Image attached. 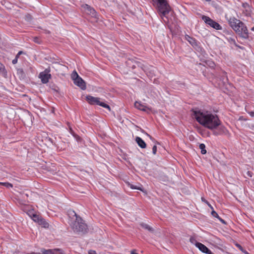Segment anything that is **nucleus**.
Segmentation results:
<instances>
[{"instance_id": "f257e3e1", "label": "nucleus", "mask_w": 254, "mask_h": 254, "mask_svg": "<svg viewBox=\"0 0 254 254\" xmlns=\"http://www.w3.org/2000/svg\"><path fill=\"white\" fill-rule=\"evenodd\" d=\"M192 115L196 121L201 125L211 130L219 127L221 122L216 115L208 111H192Z\"/></svg>"}, {"instance_id": "f03ea898", "label": "nucleus", "mask_w": 254, "mask_h": 254, "mask_svg": "<svg viewBox=\"0 0 254 254\" xmlns=\"http://www.w3.org/2000/svg\"><path fill=\"white\" fill-rule=\"evenodd\" d=\"M70 218V225L73 232L78 235H82L87 232L88 228L83 220L76 213L70 210L68 212Z\"/></svg>"}, {"instance_id": "7ed1b4c3", "label": "nucleus", "mask_w": 254, "mask_h": 254, "mask_svg": "<svg viewBox=\"0 0 254 254\" xmlns=\"http://www.w3.org/2000/svg\"><path fill=\"white\" fill-rule=\"evenodd\" d=\"M230 26L244 39L249 38L248 31L245 24L235 17H231L228 20Z\"/></svg>"}, {"instance_id": "20e7f679", "label": "nucleus", "mask_w": 254, "mask_h": 254, "mask_svg": "<svg viewBox=\"0 0 254 254\" xmlns=\"http://www.w3.org/2000/svg\"><path fill=\"white\" fill-rule=\"evenodd\" d=\"M202 19L205 22V23L209 25L211 27L216 30H220L222 29L221 26L219 23L215 22V21L211 19L210 17L207 16L203 15L202 16Z\"/></svg>"}, {"instance_id": "39448f33", "label": "nucleus", "mask_w": 254, "mask_h": 254, "mask_svg": "<svg viewBox=\"0 0 254 254\" xmlns=\"http://www.w3.org/2000/svg\"><path fill=\"white\" fill-rule=\"evenodd\" d=\"M50 70L46 69L44 71L41 72L39 74V78L41 79V82L46 84L49 82V79L51 78V75L50 74Z\"/></svg>"}, {"instance_id": "423d86ee", "label": "nucleus", "mask_w": 254, "mask_h": 254, "mask_svg": "<svg viewBox=\"0 0 254 254\" xmlns=\"http://www.w3.org/2000/svg\"><path fill=\"white\" fill-rule=\"evenodd\" d=\"M82 7L84 11L87 14L91 15L92 17H96L97 13L95 9L88 5L87 4H84Z\"/></svg>"}, {"instance_id": "0eeeda50", "label": "nucleus", "mask_w": 254, "mask_h": 254, "mask_svg": "<svg viewBox=\"0 0 254 254\" xmlns=\"http://www.w3.org/2000/svg\"><path fill=\"white\" fill-rule=\"evenodd\" d=\"M86 99L90 105H98L99 103L100 99L98 97H94L90 95L86 96Z\"/></svg>"}, {"instance_id": "6e6552de", "label": "nucleus", "mask_w": 254, "mask_h": 254, "mask_svg": "<svg viewBox=\"0 0 254 254\" xmlns=\"http://www.w3.org/2000/svg\"><path fill=\"white\" fill-rule=\"evenodd\" d=\"M42 253L41 254H58V253H61L62 250L59 249H48L46 250L45 249H42L41 250Z\"/></svg>"}, {"instance_id": "1a4fd4ad", "label": "nucleus", "mask_w": 254, "mask_h": 254, "mask_svg": "<svg viewBox=\"0 0 254 254\" xmlns=\"http://www.w3.org/2000/svg\"><path fill=\"white\" fill-rule=\"evenodd\" d=\"M73 82L76 85L79 86L81 89L85 90L86 89L85 83L80 77L79 76Z\"/></svg>"}, {"instance_id": "9d476101", "label": "nucleus", "mask_w": 254, "mask_h": 254, "mask_svg": "<svg viewBox=\"0 0 254 254\" xmlns=\"http://www.w3.org/2000/svg\"><path fill=\"white\" fill-rule=\"evenodd\" d=\"M134 106L136 108L144 112H148L150 111V109L148 107H147L143 104H142L139 102H135L134 103Z\"/></svg>"}, {"instance_id": "9b49d317", "label": "nucleus", "mask_w": 254, "mask_h": 254, "mask_svg": "<svg viewBox=\"0 0 254 254\" xmlns=\"http://www.w3.org/2000/svg\"><path fill=\"white\" fill-rule=\"evenodd\" d=\"M185 39L194 48L197 49V48H198V45L197 42L195 39L189 36V35H186Z\"/></svg>"}, {"instance_id": "f8f14e48", "label": "nucleus", "mask_w": 254, "mask_h": 254, "mask_svg": "<svg viewBox=\"0 0 254 254\" xmlns=\"http://www.w3.org/2000/svg\"><path fill=\"white\" fill-rule=\"evenodd\" d=\"M135 141L141 148H145L146 147V144L145 142L140 137H136Z\"/></svg>"}, {"instance_id": "ddd939ff", "label": "nucleus", "mask_w": 254, "mask_h": 254, "mask_svg": "<svg viewBox=\"0 0 254 254\" xmlns=\"http://www.w3.org/2000/svg\"><path fill=\"white\" fill-rule=\"evenodd\" d=\"M38 223L44 228H48L49 226V223L42 217Z\"/></svg>"}, {"instance_id": "4468645a", "label": "nucleus", "mask_w": 254, "mask_h": 254, "mask_svg": "<svg viewBox=\"0 0 254 254\" xmlns=\"http://www.w3.org/2000/svg\"><path fill=\"white\" fill-rule=\"evenodd\" d=\"M30 217L33 221L37 223H38L40 219L42 218L41 216L36 214H32L31 215H30Z\"/></svg>"}, {"instance_id": "2eb2a0df", "label": "nucleus", "mask_w": 254, "mask_h": 254, "mask_svg": "<svg viewBox=\"0 0 254 254\" xmlns=\"http://www.w3.org/2000/svg\"><path fill=\"white\" fill-rule=\"evenodd\" d=\"M140 225L142 228H144L145 229H146L148 231L151 232H153V228L149 226L148 224L142 223L140 224Z\"/></svg>"}, {"instance_id": "dca6fc26", "label": "nucleus", "mask_w": 254, "mask_h": 254, "mask_svg": "<svg viewBox=\"0 0 254 254\" xmlns=\"http://www.w3.org/2000/svg\"><path fill=\"white\" fill-rule=\"evenodd\" d=\"M199 147L201 150V152L202 154H205L206 153V150L205 149V145L204 144H200L199 145Z\"/></svg>"}, {"instance_id": "f3484780", "label": "nucleus", "mask_w": 254, "mask_h": 254, "mask_svg": "<svg viewBox=\"0 0 254 254\" xmlns=\"http://www.w3.org/2000/svg\"><path fill=\"white\" fill-rule=\"evenodd\" d=\"M98 105L101 106L107 109L109 111H110V110H111V108H110V106L108 105H107V104H106L103 102H101L100 101L99 103L98 104Z\"/></svg>"}, {"instance_id": "a211bd4d", "label": "nucleus", "mask_w": 254, "mask_h": 254, "mask_svg": "<svg viewBox=\"0 0 254 254\" xmlns=\"http://www.w3.org/2000/svg\"><path fill=\"white\" fill-rule=\"evenodd\" d=\"M71 77L72 79L74 81L76 80V78L79 77V75L75 70H74L71 74Z\"/></svg>"}, {"instance_id": "6ab92c4d", "label": "nucleus", "mask_w": 254, "mask_h": 254, "mask_svg": "<svg viewBox=\"0 0 254 254\" xmlns=\"http://www.w3.org/2000/svg\"><path fill=\"white\" fill-rule=\"evenodd\" d=\"M219 129L220 130V133L225 132V130H226L225 128L223 126H220ZM213 134L215 135H218L219 134V133L217 132L216 131H214L213 132Z\"/></svg>"}, {"instance_id": "aec40b11", "label": "nucleus", "mask_w": 254, "mask_h": 254, "mask_svg": "<svg viewBox=\"0 0 254 254\" xmlns=\"http://www.w3.org/2000/svg\"><path fill=\"white\" fill-rule=\"evenodd\" d=\"M127 184L128 186L129 187L132 189H136V190H142V189H141V188L137 187V186H135L132 184H131L129 182H127Z\"/></svg>"}, {"instance_id": "412c9836", "label": "nucleus", "mask_w": 254, "mask_h": 254, "mask_svg": "<svg viewBox=\"0 0 254 254\" xmlns=\"http://www.w3.org/2000/svg\"><path fill=\"white\" fill-rule=\"evenodd\" d=\"M190 242L191 244L195 245V246H196V244L198 243V242H197V241L195 240V239L194 238H193V237H190Z\"/></svg>"}, {"instance_id": "4be33fe9", "label": "nucleus", "mask_w": 254, "mask_h": 254, "mask_svg": "<svg viewBox=\"0 0 254 254\" xmlns=\"http://www.w3.org/2000/svg\"><path fill=\"white\" fill-rule=\"evenodd\" d=\"M0 70L2 71L4 74H6V72L5 70L4 65L0 63Z\"/></svg>"}, {"instance_id": "5701e85b", "label": "nucleus", "mask_w": 254, "mask_h": 254, "mask_svg": "<svg viewBox=\"0 0 254 254\" xmlns=\"http://www.w3.org/2000/svg\"><path fill=\"white\" fill-rule=\"evenodd\" d=\"M211 214L213 217H216L217 218H219V217L218 214L214 210H212L211 212Z\"/></svg>"}, {"instance_id": "b1692460", "label": "nucleus", "mask_w": 254, "mask_h": 254, "mask_svg": "<svg viewBox=\"0 0 254 254\" xmlns=\"http://www.w3.org/2000/svg\"><path fill=\"white\" fill-rule=\"evenodd\" d=\"M157 151V147L156 145H154L152 148V153L153 154H156Z\"/></svg>"}, {"instance_id": "393cba45", "label": "nucleus", "mask_w": 254, "mask_h": 254, "mask_svg": "<svg viewBox=\"0 0 254 254\" xmlns=\"http://www.w3.org/2000/svg\"><path fill=\"white\" fill-rule=\"evenodd\" d=\"M4 186H5L7 188H10L12 187V185L11 184L8 183H2Z\"/></svg>"}, {"instance_id": "a878e982", "label": "nucleus", "mask_w": 254, "mask_h": 254, "mask_svg": "<svg viewBox=\"0 0 254 254\" xmlns=\"http://www.w3.org/2000/svg\"><path fill=\"white\" fill-rule=\"evenodd\" d=\"M34 41L35 43H40V41H39V38L38 37H34Z\"/></svg>"}, {"instance_id": "bb28decb", "label": "nucleus", "mask_w": 254, "mask_h": 254, "mask_svg": "<svg viewBox=\"0 0 254 254\" xmlns=\"http://www.w3.org/2000/svg\"><path fill=\"white\" fill-rule=\"evenodd\" d=\"M73 136H74V137L76 138V139L77 141H79V140H80V137L78 135H76V134H73Z\"/></svg>"}, {"instance_id": "cd10ccee", "label": "nucleus", "mask_w": 254, "mask_h": 254, "mask_svg": "<svg viewBox=\"0 0 254 254\" xmlns=\"http://www.w3.org/2000/svg\"><path fill=\"white\" fill-rule=\"evenodd\" d=\"M17 59L18 58L15 57V58L14 60H12V63L13 64H16L17 63Z\"/></svg>"}, {"instance_id": "c85d7f7f", "label": "nucleus", "mask_w": 254, "mask_h": 254, "mask_svg": "<svg viewBox=\"0 0 254 254\" xmlns=\"http://www.w3.org/2000/svg\"><path fill=\"white\" fill-rule=\"evenodd\" d=\"M201 199H202V201H203L205 202L206 203H207V204L208 205V206H209V207H210L212 209H213V208L212 206L210 204H209L207 201L204 200V199H203V198H201Z\"/></svg>"}, {"instance_id": "c756f323", "label": "nucleus", "mask_w": 254, "mask_h": 254, "mask_svg": "<svg viewBox=\"0 0 254 254\" xmlns=\"http://www.w3.org/2000/svg\"><path fill=\"white\" fill-rule=\"evenodd\" d=\"M88 254H96L95 251L90 250L88 252Z\"/></svg>"}, {"instance_id": "7c9ffc66", "label": "nucleus", "mask_w": 254, "mask_h": 254, "mask_svg": "<svg viewBox=\"0 0 254 254\" xmlns=\"http://www.w3.org/2000/svg\"><path fill=\"white\" fill-rule=\"evenodd\" d=\"M23 53L22 51H19L18 54L16 55V57L18 58L19 56H20L21 54Z\"/></svg>"}, {"instance_id": "2f4dec72", "label": "nucleus", "mask_w": 254, "mask_h": 254, "mask_svg": "<svg viewBox=\"0 0 254 254\" xmlns=\"http://www.w3.org/2000/svg\"><path fill=\"white\" fill-rule=\"evenodd\" d=\"M218 219L219 220V221H220V222H221L222 223H223V224H225V221H224L223 219H222L221 218H220V217H219V218H218Z\"/></svg>"}, {"instance_id": "473e14b6", "label": "nucleus", "mask_w": 254, "mask_h": 254, "mask_svg": "<svg viewBox=\"0 0 254 254\" xmlns=\"http://www.w3.org/2000/svg\"><path fill=\"white\" fill-rule=\"evenodd\" d=\"M249 114L251 117H254V112H251Z\"/></svg>"}, {"instance_id": "72a5a7b5", "label": "nucleus", "mask_w": 254, "mask_h": 254, "mask_svg": "<svg viewBox=\"0 0 254 254\" xmlns=\"http://www.w3.org/2000/svg\"><path fill=\"white\" fill-rule=\"evenodd\" d=\"M131 254H138L136 253L135 251H132L131 252Z\"/></svg>"}, {"instance_id": "f704fd0d", "label": "nucleus", "mask_w": 254, "mask_h": 254, "mask_svg": "<svg viewBox=\"0 0 254 254\" xmlns=\"http://www.w3.org/2000/svg\"><path fill=\"white\" fill-rule=\"evenodd\" d=\"M146 135H147V136H148L149 137V138H150V139H152V137H151L150 135H149V134H148V133H146Z\"/></svg>"}, {"instance_id": "c9c22d12", "label": "nucleus", "mask_w": 254, "mask_h": 254, "mask_svg": "<svg viewBox=\"0 0 254 254\" xmlns=\"http://www.w3.org/2000/svg\"><path fill=\"white\" fill-rule=\"evenodd\" d=\"M141 67L142 68V69H143V70L146 71V69H145V67H144H144L141 66Z\"/></svg>"}, {"instance_id": "e433bc0d", "label": "nucleus", "mask_w": 254, "mask_h": 254, "mask_svg": "<svg viewBox=\"0 0 254 254\" xmlns=\"http://www.w3.org/2000/svg\"><path fill=\"white\" fill-rule=\"evenodd\" d=\"M252 30L254 31V27L252 28Z\"/></svg>"}]
</instances>
